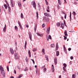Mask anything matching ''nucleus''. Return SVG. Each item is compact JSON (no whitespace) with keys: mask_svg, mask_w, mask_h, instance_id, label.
<instances>
[{"mask_svg":"<svg viewBox=\"0 0 78 78\" xmlns=\"http://www.w3.org/2000/svg\"><path fill=\"white\" fill-rule=\"evenodd\" d=\"M25 60L26 62H28V58L27 57H26Z\"/></svg>","mask_w":78,"mask_h":78,"instance_id":"nucleus-36","label":"nucleus"},{"mask_svg":"<svg viewBox=\"0 0 78 78\" xmlns=\"http://www.w3.org/2000/svg\"><path fill=\"white\" fill-rule=\"evenodd\" d=\"M42 52H43V53H44L43 55H45V50L43 48L42 49Z\"/></svg>","mask_w":78,"mask_h":78,"instance_id":"nucleus-26","label":"nucleus"},{"mask_svg":"<svg viewBox=\"0 0 78 78\" xmlns=\"http://www.w3.org/2000/svg\"><path fill=\"white\" fill-rule=\"evenodd\" d=\"M37 50L36 48H34L33 50H32V51H36V50Z\"/></svg>","mask_w":78,"mask_h":78,"instance_id":"nucleus-39","label":"nucleus"},{"mask_svg":"<svg viewBox=\"0 0 78 78\" xmlns=\"http://www.w3.org/2000/svg\"><path fill=\"white\" fill-rule=\"evenodd\" d=\"M63 70H64V72H66V69H65V68H64V67H63Z\"/></svg>","mask_w":78,"mask_h":78,"instance_id":"nucleus-43","label":"nucleus"},{"mask_svg":"<svg viewBox=\"0 0 78 78\" xmlns=\"http://www.w3.org/2000/svg\"><path fill=\"white\" fill-rule=\"evenodd\" d=\"M17 68L18 69H19V70H20V66H18Z\"/></svg>","mask_w":78,"mask_h":78,"instance_id":"nucleus-48","label":"nucleus"},{"mask_svg":"<svg viewBox=\"0 0 78 78\" xmlns=\"http://www.w3.org/2000/svg\"><path fill=\"white\" fill-rule=\"evenodd\" d=\"M47 9H50V7H49V6H48Z\"/></svg>","mask_w":78,"mask_h":78,"instance_id":"nucleus-52","label":"nucleus"},{"mask_svg":"<svg viewBox=\"0 0 78 78\" xmlns=\"http://www.w3.org/2000/svg\"><path fill=\"white\" fill-rule=\"evenodd\" d=\"M4 6L5 9H7V5H6L5 4Z\"/></svg>","mask_w":78,"mask_h":78,"instance_id":"nucleus-37","label":"nucleus"},{"mask_svg":"<svg viewBox=\"0 0 78 78\" xmlns=\"http://www.w3.org/2000/svg\"><path fill=\"white\" fill-rule=\"evenodd\" d=\"M70 58L71 59H73V57L72 56H71Z\"/></svg>","mask_w":78,"mask_h":78,"instance_id":"nucleus-51","label":"nucleus"},{"mask_svg":"<svg viewBox=\"0 0 78 78\" xmlns=\"http://www.w3.org/2000/svg\"><path fill=\"white\" fill-rule=\"evenodd\" d=\"M44 15L47 16V17H51V15L50 14L48 13H44Z\"/></svg>","mask_w":78,"mask_h":78,"instance_id":"nucleus-10","label":"nucleus"},{"mask_svg":"<svg viewBox=\"0 0 78 78\" xmlns=\"http://www.w3.org/2000/svg\"><path fill=\"white\" fill-rule=\"evenodd\" d=\"M5 2H6V4L7 5L8 7V10L9 11V12H10L11 11V7H9V4H8V3L6 2V1H5Z\"/></svg>","mask_w":78,"mask_h":78,"instance_id":"nucleus-5","label":"nucleus"},{"mask_svg":"<svg viewBox=\"0 0 78 78\" xmlns=\"http://www.w3.org/2000/svg\"><path fill=\"white\" fill-rule=\"evenodd\" d=\"M43 20H45L46 22H49V19L48 17H46L45 16H44L43 17Z\"/></svg>","mask_w":78,"mask_h":78,"instance_id":"nucleus-6","label":"nucleus"},{"mask_svg":"<svg viewBox=\"0 0 78 78\" xmlns=\"http://www.w3.org/2000/svg\"><path fill=\"white\" fill-rule=\"evenodd\" d=\"M45 23H44L42 25V28H44L45 27Z\"/></svg>","mask_w":78,"mask_h":78,"instance_id":"nucleus-38","label":"nucleus"},{"mask_svg":"<svg viewBox=\"0 0 78 78\" xmlns=\"http://www.w3.org/2000/svg\"><path fill=\"white\" fill-rule=\"evenodd\" d=\"M48 55H45V58H46V60L47 61H48Z\"/></svg>","mask_w":78,"mask_h":78,"instance_id":"nucleus-17","label":"nucleus"},{"mask_svg":"<svg viewBox=\"0 0 78 78\" xmlns=\"http://www.w3.org/2000/svg\"><path fill=\"white\" fill-rule=\"evenodd\" d=\"M20 17L22 19H23L24 18L23 15V13H21L20 15Z\"/></svg>","mask_w":78,"mask_h":78,"instance_id":"nucleus-18","label":"nucleus"},{"mask_svg":"<svg viewBox=\"0 0 78 78\" xmlns=\"http://www.w3.org/2000/svg\"><path fill=\"white\" fill-rule=\"evenodd\" d=\"M28 55H29V57L30 58L31 56V54H29Z\"/></svg>","mask_w":78,"mask_h":78,"instance_id":"nucleus-58","label":"nucleus"},{"mask_svg":"<svg viewBox=\"0 0 78 78\" xmlns=\"http://www.w3.org/2000/svg\"><path fill=\"white\" fill-rule=\"evenodd\" d=\"M31 61H32L33 62V63L34 64V60L33 59H31Z\"/></svg>","mask_w":78,"mask_h":78,"instance_id":"nucleus-44","label":"nucleus"},{"mask_svg":"<svg viewBox=\"0 0 78 78\" xmlns=\"http://www.w3.org/2000/svg\"><path fill=\"white\" fill-rule=\"evenodd\" d=\"M15 29L16 31H18V27L16 26L15 27Z\"/></svg>","mask_w":78,"mask_h":78,"instance_id":"nucleus-27","label":"nucleus"},{"mask_svg":"<svg viewBox=\"0 0 78 78\" xmlns=\"http://www.w3.org/2000/svg\"><path fill=\"white\" fill-rule=\"evenodd\" d=\"M44 35V34H39V36H40V37H42V36H43Z\"/></svg>","mask_w":78,"mask_h":78,"instance_id":"nucleus-30","label":"nucleus"},{"mask_svg":"<svg viewBox=\"0 0 78 78\" xmlns=\"http://www.w3.org/2000/svg\"><path fill=\"white\" fill-rule=\"evenodd\" d=\"M27 41H25V44L24 46V48L25 49L27 47Z\"/></svg>","mask_w":78,"mask_h":78,"instance_id":"nucleus-24","label":"nucleus"},{"mask_svg":"<svg viewBox=\"0 0 78 78\" xmlns=\"http://www.w3.org/2000/svg\"><path fill=\"white\" fill-rule=\"evenodd\" d=\"M50 27H49L47 29V33H48V34H49V33H50Z\"/></svg>","mask_w":78,"mask_h":78,"instance_id":"nucleus-14","label":"nucleus"},{"mask_svg":"<svg viewBox=\"0 0 78 78\" xmlns=\"http://www.w3.org/2000/svg\"><path fill=\"white\" fill-rule=\"evenodd\" d=\"M14 73L15 74L16 73V70H15V69H14Z\"/></svg>","mask_w":78,"mask_h":78,"instance_id":"nucleus-54","label":"nucleus"},{"mask_svg":"<svg viewBox=\"0 0 78 78\" xmlns=\"http://www.w3.org/2000/svg\"><path fill=\"white\" fill-rule=\"evenodd\" d=\"M37 28V24H36L35 25V27H34V30L35 32H36V29Z\"/></svg>","mask_w":78,"mask_h":78,"instance_id":"nucleus-23","label":"nucleus"},{"mask_svg":"<svg viewBox=\"0 0 78 78\" xmlns=\"http://www.w3.org/2000/svg\"><path fill=\"white\" fill-rule=\"evenodd\" d=\"M0 70L3 76L5 77V72L4 71V68L2 67V66H0Z\"/></svg>","mask_w":78,"mask_h":78,"instance_id":"nucleus-1","label":"nucleus"},{"mask_svg":"<svg viewBox=\"0 0 78 78\" xmlns=\"http://www.w3.org/2000/svg\"><path fill=\"white\" fill-rule=\"evenodd\" d=\"M36 14H37V19H38V12H37Z\"/></svg>","mask_w":78,"mask_h":78,"instance_id":"nucleus-41","label":"nucleus"},{"mask_svg":"<svg viewBox=\"0 0 78 78\" xmlns=\"http://www.w3.org/2000/svg\"><path fill=\"white\" fill-rule=\"evenodd\" d=\"M45 2V3H46V5H48V2H47V1H46Z\"/></svg>","mask_w":78,"mask_h":78,"instance_id":"nucleus-47","label":"nucleus"},{"mask_svg":"<svg viewBox=\"0 0 78 78\" xmlns=\"http://www.w3.org/2000/svg\"><path fill=\"white\" fill-rule=\"evenodd\" d=\"M59 51H57L56 52V56H59Z\"/></svg>","mask_w":78,"mask_h":78,"instance_id":"nucleus-31","label":"nucleus"},{"mask_svg":"<svg viewBox=\"0 0 78 78\" xmlns=\"http://www.w3.org/2000/svg\"><path fill=\"white\" fill-rule=\"evenodd\" d=\"M57 27H60V23H57Z\"/></svg>","mask_w":78,"mask_h":78,"instance_id":"nucleus-33","label":"nucleus"},{"mask_svg":"<svg viewBox=\"0 0 78 78\" xmlns=\"http://www.w3.org/2000/svg\"><path fill=\"white\" fill-rule=\"evenodd\" d=\"M15 45L16 46L17 45V42H16L15 43Z\"/></svg>","mask_w":78,"mask_h":78,"instance_id":"nucleus-64","label":"nucleus"},{"mask_svg":"<svg viewBox=\"0 0 78 78\" xmlns=\"http://www.w3.org/2000/svg\"><path fill=\"white\" fill-rule=\"evenodd\" d=\"M58 43H56V50H58Z\"/></svg>","mask_w":78,"mask_h":78,"instance_id":"nucleus-16","label":"nucleus"},{"mask_svg":"<svg viewBox=\"0 0 78 78\" xmlns=\"http://www.w3.org/2000/svg\"><path fill=\"white\" fill-rule=\"evenodd\" d=\"M75 76H75V74H73L72 75V78H75Z\"/></svg>","mask_w":78,"mask_h":78,"instance_id":"nucleus-34","label":"nucleus"},{"mask_svg":"<svg viewBox=\"0 0 78 78\" xmlns=\"http://www.w3.org/2000/svg\"><path fill=\"white\" fill-rule=\"evenodd\" d=\"M58 3L60 5H61V1L60 0H58Z\"/></svg>","mask_w":78,"mask_h":78,"instance_id":"nucleus-25","label":"nucleus"},{"mask_svg":"<svg viewBox=\"0 0 78 78\" xmlns=\"http://www.w3.org/2000/svg\"><path fill=\"white\" fill-rule=\"evenodd\" d=\"M10 51L11 53L12 54V55H14V51L13 50L12 48H10Z\"/></svg>","mask_w":78,"mask_h":78,"instance_id":"nucleus-9","label":"nucleus"},{"mask_svg":"<svg viewBox=\"0 0 78 78\" xmlns=\"http://www.w3.org/2000/svg\"><path fill=\"white\" fill-rule=\"evenodd\" d=\"M73 14L74 15V19H75V16L76 15V14L74 11L73 12Z\"/></svg>","mask_w":78,"mask_h":78,"instance_id":"nucleus-22","label":"nucleus"},{"mask_svg":"<svg viewBox=\"0 0 78 78\" xmlns=\"http://www.w3.org/2000/svg\"><path fill=\"white\" fill-rule=\"evenodd\" d=\"M46 38L47 40L48 41H49V39H51V36L50 35H49L48 36V35H46Z\"/></svg>","mask_w":78,"mask_h":78,"instance_id":"nucleus-3","label":"nucleus"},{"mask_svg":"<svg viewBox=\"0 0 78 78\" xmlns=\"http://www.w3.org/2000/svg\"><path fill=\"white\" fill-rule=\"evenodd\" d=\"M10 78H14V76H11L10 77Z\"/></svg>","mask_w":78,"mask_h":78,"instance_id":"nucleus-63","label":"nucleus"},{"mask_svg":"<svg viewBox=\"0 0 78 78\" xmlns=\"http://www.w3.org/2000/svg\"><path fill=\"white\" fill-rule=\"evenodd\" d=\"M69 32H70V33H73V32H74V31H73V30H70L69 31Z\"/></svg>","mask_w":78,"mask_h":78,"instance_id":"nucleus-50","label":"nucleus"},{"mask_svg":"<svg viewBox=\"0 0 78 78\" xmlns=\"http://www.w3.org/2000/svg\"><path fill=\"white\" fill-rule=\"evenodd\" d=\"M28 34H29V38L31 41H32V34H31V32H29L28 33Z\"/></svg>","mask_w":78,"mask_h":78,"instance_id":"nucleus-4","label":"nucleus"},{"mask_svg":"<svg viewBox=\"0 0 78 78\" xmlns=\"http://www.w3.org/2000/svg\"><path fill=\"white\" fill-rule=\"evenodd\" d=\"M71 49H71V48H68L69 51H70V50H71Z\"/></svg>","mask_w":78,"mask_h":78,"instance_id":"nucleus-53","label":"nucleus"},{"mask_svg":"<svg viewBox=\"0 0 78 78\" xmlns=\"http://www.w3.org/2000/svg\"><path fill=\"white\" fill-rule=\"evenodd\" d=\"M64 40H66V39H67V37H66V36H64Z\"/></svg>","mask_w":78,"mask_h":78,"instance_id":"nucleus-46","label":"nucleus"},{"mask_svg":"<svg viewBox=\"0 0 78 78\" xmlns=\"http://www.w3.org/2000/svg\"><path fill=\"white\" fill-rule=\"evenodd\" d=\"M18 4L19 7H21V2L19 1H18Z\"/></svg>","mask_w":78,"mask_h":78,"instance_id":"nucleus-21","label":"nucleus"},{"mask_svg":"<svg viewBox=\"0 0 78 78\" xmlns=\"http://www.w3.org/2000/svg\"><path fill=\"white\" fill-rule=\"evenodd\" d=\"M6 30V24H5V27H4L3 29V31L4 33H5Z\"/></svg>","mask_w":78,"mask_h":78,"instance_id":"nucleus-12","label":"nucleus"},{"mask_svg":"<svg viewBox=\"0 0 78 78\" xmlns=\"http://www.w3.org/2000/svg\"><path fill=\"white\" fill-rule=\"evenodd\" d=\"M63 66H64V67H67V65L65 63L63 64Z\"/></svg>","mask_w":78,"mask_h":78,"instance_id":"nucleus-40","label":"nucleus"},{"mask_svg":"<svg viewBox=\"0 0 78 78\" xmlns=\"http://www.w3.org/2000/svg\"><path fill=\"white\" fill-rule=\"evenodd\" d=\"M64 33L65 34V36L66 37H67V36H68V35L67 34L66 31L64 32Z\"/></svg>","mask_w":78,"mask_h":78,"instance_id":"nucleus-20","label":"nucleus"},{"mask_svg":"<svg viewBox=\"0 0 78 78\" xmlns=\"http://www.w3.org/2000/svg\"><path fill=\"white\" fill-rule=\"evenodd\" d=\"M30 50H28V54H30Z\"/></svg>","mask_w":78,"mask_h":78,"instance_id":"nucleus-57","label":"nucleus"},{"mask_svg":"<svg viewBox=\"0 0 78 78\" xmlns=\"http://www.w3.org/2000/svg\"><path fill=\"white\" fill-rule=\"evenodd\" d=\"M48 9H47V12H50V11Z\"/></svg>","mask_w":78,"mask_h":78,"instance_id":"nucleus-56","label":"nucleus"},{"mask_svg":"<svg viewBox=\"0 0 78 78\" xmlns=\"http://www.w3.org/2000/svg\"><path fill=\"white\" fill-rule=\"evenodd\" d=\"M37 34V36H39V34L38 33H36Z\"/></svg>","mask_w":78,"mask_h":78,"instance_id":"nucleus-59","label":"nucleus"},{"mask_svg":"<svg viewBox=\"0 0 78 78\" xmlns=\"http://www.w3.org/2000/svg\"><path fill=\"white\" fill-rule=\"evenodd\" d=\"M52 72H54V70H55V69H54V67H52Z\"/></svg>","mask_w":78,"mask_h":78,"instance_id":"nucleus-32","label":"nucleus"},{"mask_svg":"<svg viewBox=\"0 0 78 78\" xmlns=\"http://www.w3.org/2000/svg\"><path fill=\"white\" fill-rule=\"evenodd\" d=\"M28 68L27 67H26V68L24 70V71L25 72H26V71H28Z\"/></svg>","mask_w":78,"mask_h":78,"instance_id":"nucleus-28","label":"nucleus"},{"mask_svg":"<svg viewBox=\"0 0 78 78\" xmlns=\"http://www.w3.org/2000/svg\"><path fill=\"white\" fill-rule=\"evenodd\" d=\"M57 8H58V9H60V7L59 5H58Z\"/></svg>","mask_w":78,"mask_h":78,"instance_id":"nucleus-49","label":"nucleus"},{"mask_svg":"<svg viewBox=\"0 0 78 78\" xmlns=\"http://www.w3.org/2000/svg\"><path fill=\"white\" fill-rule=\"evenodd\" d=\"M11 3L12 5H11L12 7H13L14 6V2L13 0H11Z\"/></svg>","mask_w":78,"mask_h":78,"instance_id":"nucleus-8","label":"nucleus"},{"mask_svg":"<svg viewBox=\"0 0 78 78\" xmlns=\"http://www.w3.org/2000/svg\"><path fill=\"white\" fill-rule=\"evenodd\" d=\"M61 27L63 29L64 27V23H61Z\"/></svg>","mask_w":78,"mask_h":78,"instance_id":"nucleus-19","label":"nucleus"},{"mask_svg":"<svg viewBox=\"0 0 78 78\" xmlns=\"http://www.w3.org/2000/svg\"><path fill=\"white\" fill-rule=\"evenodd\" d=\"M70 19H71V12H70Z\"/></svg>","mask_w":78,"mask_h":78,"instance_id":"nucleus-60","label":"nucleus"},{"mask_svg":"<svg viewBox=\"0 0 78 78\" xmlns=\"http://www.w3.org/2000/svg\"><path fill=\"white\" fill-rule=\"evenodd\" d=\"M14 55L15 59H19V57L18 56V54H17L15 53Z\"/></svg>","mask_w":78,"mask_h":78,"instance_id":"nucleus-7","label":"nucleus"},{"mask_svg":"<svg viewBox=\"0 0 78 78\" xmlns=\"http://www.w3.org/2000/svg\"><path fill=\"white\" fill-rule=\"evenodd\" d=\"M46 71H47V68H45L43 69L44 72H46Z\"/></svg>","mask_w":78,"mask_h":78,"instance_id":"nucleus-29","label":"nucleus"},{"mask_svg":"<svg viewBox=\"0 0 78 78\" xmlns=\"http://www.w3.org/2000/svg\"><path fill=\"white\" fill-rule=\"evenodd\" d=\"M18 22L21 30H22L23 29V28H22V25H21V24H20V23L19 21H18Z\"/></svg>","mask_w":78,"mask_h":78,"instance_id":"nucleus-11","label":"nucleus"},{"mask_svg":"<svg viewBox=\"0 0 78 78\" xmlns=\"http://www.w3.org/2000/svg\"><path fill=\"white\" fill-rule=\"evenodd\" d=\"M31 5L33 6L34 8L35 9H36V2L34 1H33L31 2Z\"/></svg>","mask_w":78,"mask_h":78,"instance_id":"nucleus-2","label":"nucleus"},{"mask_svg":"<svg viewBox=\"0 0 78 78\" xmlns=\"http://www.w3.org/2000/svg\"><path fill=\"white\" fill-rule=\"evenodd\" d=\"M64 23V25H66V23L65 22V20H63Z\"/></svg>","mask_w":78,"mask_h":78,"instance_id":"nucleus-61","label":"nucleus"},{"mask_svg":"<svg viewBox=\"0 0 78 78\" xmlns=\"http://www.w3.org/2000/svg\"><path fill=\"white\" fill-rule=\"evenodd\" d=\"M7 69L8 72H9V67H8V66H7Z\"/></svg>","mask_w":78,"mask_h":78,"instance_id":"nucleus-45","label":"nucleus"},{"mask_svg":"<svg viewBox=\"0 0 78 78\" xmlns=\"http://www.w3.org/2000/svg\"><path fill=\"white\" fill-rule=\"evenodd\" d=\"M22 76V75L21 74L19 76L17 77V78H20Z\"/></svg>","mask_w":78,"mask_h":78,"instance_id":"nucleus-35","label":"nucleus"},{"mask_svg":"<svg viewBox=\"0 0 78 78\" xmlns=\"http://www.w3.org/2000/svg\"><path fill=\"white\" fill-rule=\"evenodd\" d=\"M51 47H55V45L53 44H51Z\"/></svg>","mask_w":78,"mask_h":78,"instance_id":"nucleus-42","label":"nucleus"},{"mask_svg":"<svg viewBox=\"0 0 78 78\" xmlns=\"http://www.w3.org/2000/svg\"><path fill=\"white\" fill-rule=\"evenodd\" d=\"M66 14H65V19H66Z\"/></svg>","mask_w":78,"mask_h":78,"instance_id":"nucleus-62","label":"nucleus"},{"mask_svg":"<svg viewBox=\"0 0 78 78\" xmlns=\"http://www.w3.org/2000/svg\"><path fill=\"white\" fill-rule=\"evenodd\" d=\"M63 48H64V50L65 53L66 54L67 53V52L66 51V47H65V46L64 45Z\"/></svg>","mask_w":78,"mask_h":78,"instance_id":"nucleus-15","label":"nucleus"},{"mask_svg":"<svg viewBox=\"0 0 78 78\" xmlns=\"http://www.w3.org/2000/svg\"><path fill=\"white\" fill-rule=\"evenodd\" d=\"M64 3H67V2H66V0H64Z\"/></svg>","mask_w":78,"mask_h":78,"instance_id":"nucleus-55","label":"nucleus"},{"mask_svg":"<svg viewBox=\"0 0 78 78\" xmlns=\"http://www.w3.org/2000/svg\"><path fill=\"white\" fill-rule=\"evenodd\" d=\"M54 61L55 65H56V64H57V58H56V57H55V58Z\"/></svg>","mask_w":78,"mask_h":78,"instance_id":"nucleus-13","label":"nucleus"}]
</instances>
